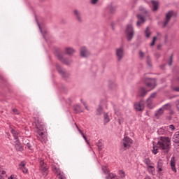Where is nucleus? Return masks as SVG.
<instances>
[{
  "mask_svg": "<svg viewBox=\"0 0 179 179\" xmlns=\"http://www.w3.org/2000/svg\"><path fill=\"white\" fill-rule=\"evenodd\" d=\"M158 148H159L158 145H157V147L153 145L152 153H154V155H157V153H158V152H159V151H158V150H159Z\"/></svg>",
  "mask_w": 179,
  "mask_h": 179,
  "instance_id": "37",
  "label": "nucleus"
},
{
  "mask_svg": "<svg viewBox=\"0 0 179 179\" xmlns=\"http://www.w3.org/2000/svg\"><path fill=\"white\" fill-rule=\"evenodd\" d=\"M157 94L156 92H153L150 94V97L147 99V103L148 104V106H150L152 103H153V100H152V99H155Z\"/></svg>",
  "mask_w": 179,
  "mask_h": 179,
  "instance_id": "17",
  "label": "nucleus"
},
{
  "mask_svg": "<svg viewBox=\"0 0 179 179\" xmlns=\"http://www.w3.org/2000/svg\"><path fill=\"white\" fill-rule=\"evenodd\" d=\"M26 166V163H24V162H22L20 164H19V169H20V170H22V169H24Z\"/></svg>",
  "mask_w": 179,
  "mask_h": 179,
  "instance_id": "40",
  "label": "nucleus"
},
{
  "mask_svg": "<svg viewBox=\"0 0 179 179\" xmlns=\"http://www.w3.org/2000/svg\"><path fill=\"white\" fill-rule=\"evenodd\" d=\"M101 114H103V106L99 105L96 109V115H101Z\"/></svg>",
  "mask_w": 179,
  "mask_h": 179,
  "instance_id": "27",
  "label": "nucleus"
},
{
  "mask_svg": "<svg viewBox=\"0 0 179 179\" xmlns=\"http://www.w3.org/2000/svg\"><path fill=\"white\" fill-rule=\"evenodd\" d=\"M145 85L147 87H150L151 90L155 89L156 87V80L152 78H147L145 80Z\"/></svg>",
  "mask_w": 179,
  "mask_h": 179,
  "instance_id": "9",
  "label": "nucleus"
},
{
  "mask_svg": "<svg viewBox=\"0 0 179 179\" xmlns=\"http://www.w3.org/2000/svg\"><path fill=\"white\" fill-rule=\"evenodd\" d=\"M151 3H152V6H153V8H152L153 12H156V10H157V9H159V2L152 0Z\"/></svg>",
  "mask_w": 179,
  "mask_h": 179,
  "instance_id": "24",
  "label": "nucleus"
},
{
  "mask_svg": "<svg viewBox=\"0 0 179 179\" xmlns=\"http://www.w3.org/2000/svg\"><path fill=\"white\" fill-rule=\"evenodd\" d=\"M144 163H145V164H146V166H148V167H150V166H153L152 161L149 158H146L144 160Z\"/></svg>",
  "mask_w": 179,
  "mask_h": 179,
  "instance_id": "28",
  "label": "nucleus"
},
{
  "mask_svg": "<svg viewBox=\"0 0 179 179\" xmlns=\"http://www.w3.org/2000/svg\"><path fill=\"white\" fill-rule=\"evenodd\" d=\"M171 108V103H168L162 107V110H170Z\"/></svg>",
  "mask_w": 179,
  "mask_h": 179,
  "instance_id": "29",
  "label": "nucleus"
},
{
  "mask_svg": "<svg viewBox=\"0 0 179 179\" xmlns=\"http://www.w3.org/2000/svg\"><path fill=\"white\" fill-rule=\"evenodd\" d=\"M145 37L147 38H149L150 37V31H149V27H148L145 31Z\"/></svg>",
  "mask_w": 179,
  "mask_h": 179,
  "instance_id": "35",
  "label": "nucleus"
},
{
  "mask_svg": "<svg viewBox=\"0 0 179 179\" xmlns=\"http://www.w3.org/2000/svg\"><path fill=\"white\" fill-rule=\"evenodd\" d=\"M174 143H179V131H176L173 136Z\"/></svg>",
  "mask_w": 179,
  "mask_h": 179,
  "instance_id": "26",
  "label": "nucleus"
},
{
  "mask_svg": "<svg viewBox=\"0 0 179 179\" xmlns=\"http://www.w3.org/2000/svg\"><path fill=\"white\" fill-rule=\"evenodd\" d=\"M73 110L76 112V114H79V113H83L82 106L80 105L77 104L73 106Z\"/></svg>",
  "mask_w": 179,
  "mask_h": 179,
  "instance_id": "21",
  "label": "nucleus"
},
{
  "mask_svg": "<svg viewBox=\"0 0 179 179\" xmlns=\"http://www.w3.org/2000/svg\"><path fill=\"white\" fill-rule=\"evenodd\" d=\"M78 131L80 132V135H82L83 139H85V142L89 145V141H87V138H86V136H85V134L82 131V130L78 129Z\"/></svg>",
  "mask_w": 179,
  "mask_h": 179,
  "instance_id": "33",
  "label": "nucleus"
},
{
  "mask_svg": "<svg viewBox=\"0 0 179 179\" xmlns=\"http://www.w3.org/2000/svg\"><path fill=\"white\" fill-rule=\"evenodd\" d=\"M56 55L59 61H61V62H63L65 65H71V64H72V59H64L62 52H57Z\"/></svg>",
  "mask_w": 179,
  "mask_h": 179,
  "instance_id": "5",
  "label": "nucleus"
},
{
  "mask_svg": "<svg viewBox=\"0 0 179 179\" xmlns=\"http://www.w3.org/2000/svg\"><path fill=\"white\" fill-rule=\"evenodd\" d=\"M96 146H97L99 150H103V144L100 141L96 143Z\"/></svg>",
  "mask_w": 179,
  "mask_h": 179,
  "instance_id": "38",
  "label": "nucleus"
},
{
  "mask_svg": "<svg viewBox=\"0 0 179 179\" xmlns=\"http://www.w3.org/2000/svg\"><path fill=\"white\" fill-rule=\"evenodd\" d=\"M97 2H99V0H91V3H92V5H96Z\"/></svg>",
  "mask_w": 179,
  "mask_h": 179,
  "instance_id": "48",
  "label": "nucleus"
},
{
  "mask_svg": "<svg viewBox=\"0 0 179 179\" xmlns=\"http://www.w3.org/2000/svg\"><path fill=\"white\" fill-rule=\"evenodd\" d=\"M8 179H15V175H11Z\"/></svg>",
  "mask_w": 179,
  "mask_h": 179,
  "instance_id": "54",
  "label": "nucleus"
},
{
  "mask_svg": "<svg viewBox=\"0 0 179 179\" xmlns=\"http://www.w3.org/2000/svg\"><path fill=\"white\" fill-rule=\"evenodd\" d=\"M176 107L177 110L179 111V99L176 101Z\"/></svg>",
  "mask_w": 179,
  "mask_h": 179,
  "instance_id": "47",
  "label": "nucleus"
},
{
  "mask_svg": "<svg viewBox=\"0 0 179 179\" xmlns=\"http://www.w3.org/2000/svg\"><path fill=\"white\" fill-rule=\"evenodd\" d=\"M36 127L38 129L37 132H43L44 131V124L41 122L36 123Z\"/></svg>",
  "mask_w": 179,
  "mask_h": 179,
  "instance_id": "20",
  "label": "nucleus"
},
{
  "mask_svg": "<svg viewBox=\"0 0 179 179\" xmlns=\"http://www.w3.org/2000/svg\"><path fill=\"white\" fill-rule=\"evenodd\" d=\"M131 145H132V139L128 136H125L122 141V150H127V149H129L131 148Z\"/></svg>",
  "mask_w": 179,
  "mask_h": 179,
  "instance_id": "3",
  "label": "nucleus"
},
{
  "mask_svg": "<svg viewBox=\"0 0 179 179\" xmlns=\"http://www.w3.org/2000/svg\"><path fill=\"white\" fill-rule=\"evenodd\" d=\"M169 128L170 129H171L172 131H174L176 129V127H174L173 124H170L169 125Z\"/></svg>",
  "mask_w": 179,
  "mask_h": 179,
  "instance_id": "50",
  "label": "nucleus"
},
{
  "mask_svg": "<svg viewBox=\"0 0 179 179\" xmlns=\"http://www.w3.org/2000/svg\"><path fill=\"white\" fill-rule=\"evenodd\" d=\"M3 80L4 82H6V80H5L4 79H3Z\"/></svg>",
  "mask_w": 179,
  "mask_h": 179,
  "instance_id": "61",
  "label": "nucleus"
},
{
  "mask_svg": "<svg viewBox=\"0 0 179 179\" xmlns=\"http://www.w3.org/2000/svg\"><path fill=\"white\" fill-rule=\"evenodd\" d=\"M110 12L111 13H115V8H110Z\"/></svg>",
  "mask_w": 179,
  "mask_h": 179,
  "instance_id": "51",
  "label": "nucleus"
},
{
  "mask_svg": "<svg viewBox=\"0 0 179 179\" xmlns=\"http://www.w3.org/2000/svg\"><path fill=\"white\" fill-rule=\"evenodd\" d=\"M126 34L128 41H131L134 38V27L132 25L129 24L127 26Z\"/></svg>",
  "mask_w": 179,
  "mask_h": 179,
  "instance_id": "6",
  "label": "nucleus"
},
{
  "mask_svg": "<svg viewBox=\"0 0 179 179\" xmlns=\"http://www.w3.org/2000/svg\"><path fill=\"white\" fill-rule=\"evenodd\" d=\"M139 55H140V58H141V59H143V58L145 57V53H143V52H142V51L139 52Z\"/></svg>",
  "mask_w": 179,
  "mask_h": 179,
  "instance_id": "45",
  "label": "nucleus"
},
{
  "mask_svg": "<svg viewBox=\"0 0 179 179\" xmlns=\"http://www.w3.org/2000/svg\"><path fill=\"white\" fill-rule=\"evenodd\" d=\"M65 51L67 55H73V54H75V50L72 48H66Z\"/></svg>",
  "mask_w": 179,
  "mask_h": 179,
  "instance_id": "23",
  "label": "nucleus"
},
{
  "mask_svg": "<svg viewBox=\"0 0 179 179\" xmlns=\"http://www.w3.org/2000/svg\"><path fill=\"white\" fill-rule=\"evenodd\" d=\"M120 174L122 177V178H124L125 177V172H124L123 171H120Z\"/></svg>",
  "mask_w": 179,
  "mask_h": 179,
  "instance_id": "46",
  "label": "nucleus"
},
{
  "mask_svg": "<svg viewBox=\"0 0 179 179\" xmlns=\"http://www.w3.org/2000/svg\"><path fill=\"white\" fill-rule=\"evenodd\" d=\"M13 113L14 114H19V110H17V109H16V108H13Z\"/></svg>",
  "mask_w": 179,
  "mask_h": 179,
  "instance_id": "49",
  "label": "nucleus"
},
{
  "mask_svg": "<svg viewBox=\"0 0 179 179\" xmlns=\"http://www.w3.org/2000/svg\"><path fill=\"white\" fill-rule=\"evenodd\" d=\"M22 171H23V173H27V169H26V167H24V169H22Z\"/></svg>",
  "mask_w": 179,
  "mask_h": 179,
  "instance_id": "53",
  "label": "nucleus"
},
{
  "mask_svg": "<svg viewBox=\"0 0 179 179\" xmlns=\"http://www.w3.org/2000/svg\"><path fill=\"white\" fill-rule=\"evenodd\" d=\"M115 54H116L117 62H121V61H122V59L124 58V55H125V52H124V48H119L116 49Z\"/></svg>",
  "mask_w": 179,
  "mask_h": 179,
  "instance_id": "7",
  "label": "nucleus"
},
{
  "mask_svg": "<svg viewBox=\"0 0 179 179\" xmlns=\"http://www.w3.org/2000/svg\"><path fill=\"white\" fill-rule=\"evenodd\" d=\"M57 70L58 71L59 73L64 78V79H68L69 78V74L68 72L63 69L59 64H56Z\"/></svg>",
  "mask_w": 179,
  "mask_h": 179,
  "instance_id": "8",
  "label": "nucleus"
},
{
  "mask_svg": "<svg viewBox=\"0 0 179 179\" xmlns=\"http://www.w3.org/2000/svg\"><path fill=\"white\" fill-rule=\"evenodd\" d=\"M171 170L174 171V173H177V169H176V159L174 157H172L171 159Z\"/></svg>",
  "mask_w": 179,
  "mask_h": 179,
  "instance_id": "18",
  "label": "nucleus"
},
{
  "mask_svg": "<svg viewBox=\"0 0 179 179\" xmlns=\"http://www.w3.org/2000/svg\"><path fill=\"white\" fill-rule=\"evenodd\" d=\"M173 16H174L173 10H170L168 13H166L165 19L162 22V27H167V24L170 23V21L171 20V17H173Z\"/></svg>",
  "mask_w": 179,
  "mask_h": 179,
  "instance_id": "4",
  "label": "nucleus"
},
{
  "mask_svg": "<svg viewBox=\"0 0 179 179\" xmlns=\"http://www.w3.org/2000/svg\"><path fill=\"white\" fill-rule=\"evenodd\" d=\"M73 13L78 22L82 23V22H83V18H82V13H80V11L78 10H74Z\"/></svg>",
  "mask_w": 179,
  "mask_h": 179,
  "instance_id": "13",
  "label": "nucleus"
},
{
  "mask_svg": "<svg viewBox=\"0 0 179 179\" xmlns=\"http://www.w3.org/2000/svg\"><path fill=\"white\" fill-rule=\"evenodd\" d=\"M157 168L158 169V173H162V171H164V166H163V161L159 159L157 162Z\"/></svg>",
  "mask_w": 179,
  "mask_h": 179,
  "instance_id": "16",
  "label": "nucleus"
},
{
  "mask_svg": "<svg viewBox=\"0 0 179 179\" xmlns=\"http://www.w3.org/2000/svg\"><path fill=\"white\" fill-rule=\"evenodd\" d=\"M41 1H43V0H41Z\"/></svg>",
  "mask_w": 179,
  "mask_h": 179,
  "instance_id": "62",
  "label": "nucleus"
},
{
  "mask_svg": "<svg viewBox=\"0 0 179 179\" xmlns=\"http://www.w3.org/2000/svg\"><path fill=\"white\" fill-rule=\"evenodd\" d=\"M37 134L36 136L38 141L45 143V142H47V135H45V133L43 131H37Z\"/></svg>",
  "mask_w": 179,
  "mask_h": 179,
  "instance_id": "10",
  "label": "nucleus"
},
{
  "mask_svg": "<svg viewBox=\"0 0 179 179\" xmlns=\"http://www.w3.org/2000/svg\"><path fill=\"white\" fill-rule=\"evenodd\" d=\"M170 138L169 137H160L159 141L157 142V145L162 150H164V153H168L170 150Z\"/></svg>",
  "mask_w": 179,
  "mask_h": 179,
  "instance_id": "1",
  "label": "nucleus"
},
{
  "mask_svg": "<svg viewBox=\"0 0 179 179\" xmlns=\"http://www.w3.org/2000/svg\"><path fill=\"white\" fill-rule=\"evenodd\" d=\"M177 80L178 82H179V76L177 78Z\"/></svg>",
  "mask_w": 179,
  "mask_h": 179,
  "instance_id": "59",
  "label": "nucleus"
},
{
  "mask_svg": "<svg viewBox=\"0 0 179 179\" xmlns=\"http://www.w3.org/2000/svg\"><path fill=\"white\" fill-rule=\"evenodd\" d=\"M52 171L55 173V174H57V176H61V170L59 168L57 167L55 165L52 166Z\"/></svg>",
  "mask_w": 179,
  "mask_h": 179,
  "instance_id": "25",
  "label": "nucleus"
},
{
  "mask_svg": "<svg viewBox=\"0 0 179 179\" xmlns=\"http://www.w3.org/2000/svg\"><path fill=\"white\" fill-rule=\"evenodd\" d=\"M156 38H157V37H156V36H154V37H153L152 42L150 43V46H151V47H153V45H155V41H156Z\"/></svg>",
  "mask_w": 179,
  "mask_h": 179,
  "instance_id": "44",
  "label": "nucleus"
},
{
  "mask_svg": "<svg viewBox=\"0 0 179 179\" xmlns=\"http://www.w3.org/2000/svg\"><path fill=\"white\" fill-rule=\"evenodd\" d=\"M10 132L13 136V137L15 138V142H19V133L13 129H11Z\"/></svg>",
  "mask_w": 179,
  "mask_h": 179,
  "instance_id": "22",
  "label": "nucleus"
},
{
  "mask_svg": "<svg viewBox=\"0 0 179 179\" xmlns=\"http://www.w3.org/2000/svg\"><path fill=\"white\" fill-rule=\"evenodd\" d=\"M173 90H174L175 92H179V86L175 87L173 88Z\"/></svg>",
  "mask_w": 179,
  "mask_h": 179,
  "instance_id": "52",
  "label": "nucleus"
},
{
  "mask_svg": "<svg viewBox=\"0 0 179 179\" xmlns=\"http://www.w3.org/2000/svg\"><path fill=\"white\" fill-rule=\"evenodd\" d=\"M102 171L104 174H108L110 173V170L106 166H102Z\"/></svg>",
  "mask_w": 179,
  "mask_h": 179,
  "instance_id": "34",
  "label": "nucleus"
},
{
  "mask_svg": "<svg viewBox=\"0 0 179 179\" xmlns=\"http://www.w3.org/2000/svg\"><path fill=\"white\" fill-rule=\"evenodd\" d=\"M5 177H6V171H2L1 175L0 176V179H5Z\"/></svg>",
  "mask_w": 179,
  "mask_h": 179,
  "instance_id": "39",
  "label": "nucleus"
},
{
  "mask_svg": "<svg viewBox=\"0 0 179 179\" xmlns=\"http://www.w3.org/2000/svg\"><path fill=\"white\" fill-rule=\"evenodd\" d=\"M15 148L16 150H18L19 152H22V150H23V147L19 144V141H17V143L15 144Z\"/></svg>",
  "mask_w": 179,
  "mask_h": 179,
  "instance_id": "30",
  "label": "nucleus"
},
{
  "mask_svg": "<svg viewBox=\"0 0 179 179\" xmlns=\"http://www.w3.org/2000/svg\"><path fill=\"white\" fill-rule=\"evenodd\" d=\"M149 173H151V174H155V166L152 165L147 167Z\"/></svg>",
  "mask_w": 179,
  "mask_h": 179,
  "instance_id": "32",
  "label": "nucleus"
},
{
  "mask_svg": "<svg viewBox=\"0 0 179 179\" xmlns=\"http://www.w3.org/2000/svg\"><path fill=\"white\" fill-rule=\"evenodd\" d=\"M163 114H164V110L160 108L155 112V117H156V118H160V117H162Z\"/></svg>",
  "mask_w": 179,
  "mask_h": 179,
  "instance_id": "19",
  "label": "nucleus"
},
{
  "mask_svg": "<svg viewBox=\"0 0 179 179\" xmlns=\"http://www.w3.org/2000/svg\"><path fill=\"white\" fill-rule=\"evenodd\" d=\"M27 148L29 150H33V146L31 145V144H30V143H27Z\"/></svg>",
  "mask_w": 179,
  "mask_h": 179,
  "instance_id": "42",
  "label": "nucleus"
},
{
  "mask_svg": "<svg viewBox=\"0 0 179 179\" xmlns=\"http://www.w3.org/2000/svg\"><path fill=\"white\" fill-rule=\"evenodd\" d=\"M75 125H76V127L78 131H79V129H79V127H78V124H76V123H75Z\"/></svg>",
  "mask_w": 179,
  "mask_h": 179,
  "instance_id": "56",
  "label": "nucleus"
},
{
  "mask_svg": "<svg viewBox=\"0 0 179 179\" xmlns=\"http://www.w3.org/2000/svg\"><path fill=\"white\" fill-rule=\"evenodd\" d=\"M103 118L105 124H108V122H110V117H108V115L107 113L103 114Z\"/></svg>",
  "mask_w": 179,
  "mask_h": 179,
  "instance_id": "31",
  "label": "nucleus"
},
{
  "mask_svg": "<svg viewBox=\"0 0 179 179\" xmlns=\"http://www.w3.org/2000/svg\"><path fill=\"white\" fill-rule=\"evenodd\" d=\"M40 170L42 171V173H45V174H48V166H47V164H45L44 161L41 159L40 162Z\"/></svg>",
  "mask_w": 179,
  "mask_h": 179,
  "instance_id": "12",
  "label": "nucleus"
},
{
  "mask_svg": "<svg viewBox=\"0 0 179 179\" xmlns=\"http://www.w3.org/2000/svg\"><path fill=\"white\" fill-rule=\"evenodd\" d=\"M38 27H39V29H40V30L41 31V27H40V24L38 23Z\"/></svg>",
  "mask_w": 179,
  "mask_h": 179,
  "instance_id": "57",
  "label": "nucleus"
},
{
  "mask_svg": "<svg viewBox=\"0 0 179 179\" xmlns=\"http://www.w3.org/2000/svg\"><path fill=\"white\" fill-rule=\"evenodd\" d=\"M148 92H150V90H148L146 88L141 87L138 90V96H140V97H145Z\"/></svg>",
  "mask_w": 179,
  "mask_h": 179,
  "instance_id": "14",
  "label": "nucleus"
},
{
  "mask_svg": "<svg viewBox=\"0 0 179 179\" xmlns=\"http://www.w3.org/2000/svg\"><path fill=\"white\" fill-rule=\"evenodd\" d=\"M59 176V179H66V178H65V176H64V173L60 172V175H57Z\"/></svg>",
  "mask_w": 179,
  "mask_h": 179,
  "instance_id": "43",
  "label": "nucleus"
},
{
  "mask_svg": "<svg viewBox=\"0 0 179 179\" xmlns=\"http://www.w3.org/2000/svg\"><path fill=\"white\" fill-rule=\"evenodd\" d=\"M134 108L136 111H143L145 106H143V101H140L139 103H137L134 105Z\"/></svg>",
  "mask_w": 179,
  "mask_h": 179,
  "instance_id": "15",
  "label": "nucleus"
},
{
  "mask_svg": "<svg viewBox=\"0 0 179 179\" xmlns=\"http://www.w3.org/2000/svg\"><path fill=\"white\" fill-rule=\"evenodd\" d=\"M118 122H119L120 125H121V122H122V120L121 119H118Z\"/></svg>",
  "mask_w": 179,
  "mask_h": 179,
  "instance_id": "55",
  "label": "nucleus"
},
{
  "mask_svg": "<svg viewBox=\"0 0 179 179\" xmlns=\"http://www.w3.org/2000/svg\"><path fill=\"white\" fill-rule=\"evenodd\" d=\"M85 109H87V111H89V108H87V106H85Z\"/></svg>",
  "mask_w": 179,
  "mask_h": 179,
  "instance_id": "58",
  "label": "nucleus"
},
{
  "mask_svg": "<svg viewBox=\"0 0 179 179\" xmlns=\"http://www.w3.org/2000/svg\"><path fill=\"white\" fill-rule=\"evenodd\" d=\"M83 103V106H85H85H86V103L84 102V103Z\"/></svg>",
  "mask_w": 179,
  "mask_h": 179,
  "instance_id": "60",
  "label": "nucleus"
},
{
  "mask_svg": "<svg viewBox=\"0 0 179 179\" xmlns=\"http://www.w3.org/2000/svg\"><path fill=\"white\" fill-rule=\"evenodd\" d=\"M168 64L169 66H171V65L173 64V55H171L169 58V61L168 62Z\"/></svg>",
  "mask_w": 179,
  "mask_h": 179,
  "instance_id": "41",
  "label": "nucleus"
},
{
  "mask_svg": "<svg viewBox=\"0 0 179 179\" xmlns=\"http://www.w3.org/2000/svg\"><path fill=\"white\" fill-rule=\"evenodd\" d=\"M147 65L150 68H152V61L150 60V57L149 56L147 57Z\"/></svg>",
  "mask_w": 179,
  "mask_h": 179,
  "instance_id": "36",
  "label": "nucleus"
},
{
  "mask_svg": "<svg viewBox=\"0 0 179 179\" xmlns=\"http://www.w3.org/2000/svg\"><path fill=\"white\" fill-rule=\"evenodd\" d=\"M139 10L141 12V13H143L145 15L144 16L142 15V14H137L136 17L138 20L136 22V26H141V24H143L146 20H145V16L149 15V11L146 10V8L143 6L139 7Z\"/></svg>",
  "mask_w": 179,
  "mask_h": 179,
  "instance_id": "2",
  "label": "nucleus"
},
{
  "mask_svg": "<svg viewBox=\"0 0 179 179\" xmlns=\"http://www.w3.org/2000/svg\"><path fill=\"white\" fill-rule=\"evenodd\" d=\"M80 54L83 58H87V57L90 56V52L86 48V47H82L80 49Z\"/></svg>",
  "mask_w": 179,
  "mask_h": 179,
  "instance_id": "11",
  "label": "nucleus"
}]
</instances>
